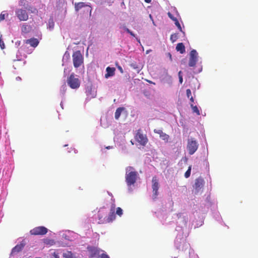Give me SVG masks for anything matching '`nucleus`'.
Listing matches in <instances>:
<instances>
[{
	"instance_id": "f257e3e1",
	"label": "nucleus",
	"mask_w": 258,
	"mask_h": 258,
	"mask_svg": "<svg viewBox=\"0 0 258 258\" xmlns=\"http://www.w3.org/2000/svg\"><path fill=\"white\" fill-rule=\"evenodd\" d=\"M125 181L128 186L134 185L139 178V174L132 166H127L125 168Z\"/></svg>"
},
{
	"instance_id": "f03ea898",
	"label": "nucleus",
	"mask_w": 258,
	"mask_h": 258,
	"mask_svg": "<svg viewBox=\"0 0 258 258\" xmlns=\"http://www.w3.org/2000/svg\"><path fill=\"white\" fill-rule=\"evenodd\" d=\"M115 204H112L111 208L109 214L107 217L103 216L102 215L105 214V212H104L103 210H100L98 212V218L100 220V222L102 223H109L112 222L113 220L115 219L116 216L115 214Z\"/></svg>"
},
{
	"instance_id": "7ed1b4c3",
	"label": "nucleus",
	"mask_w": 258,
	"mask_h": 258,
	"mask_svg": "<svg viewBox=\"0 0 258 258\" xmlns=\"http://www.w3.org/2000/svg\"><path fill=\"white\" fill-rule=\"evenodd\" d=\"M67 82L68 86L73 89H77L80 86L81 81L74 73L67 78Z\"/></svg>"
},
{
	"instance_id": "20e7f679",
	"label": "nucleus",
	"mask_w": 258,
	"mask_h": 258,
	"mask_svg": "<svg viewBox=\"0 0 258 258\" xmlns=\"http://www.w3.org/2000/svg\"><path fill=\"white\" fill-rule=\"evenodd\" d=\"M73 64L75 68L80 67L84 63V57L80 51L78 50L73 52L72 55Z\"/></svg>"
},
{
	"instance_id": "39448f33",
	"label": "nucleus",
	"mask_w": 258,
	"mask_h": 258,
	"mask_svg": "<svg viewBox=\"0 0 258 258\" xmlns=\"http://www.w3.org/2000/svg\"><path fill=\"white\" fill-rule=\"evenodd\" d=\"M136 140L142 146H145L147 143L148 140L146 135H144L142 133V130L139 129L137 131L135 135Z\"/></svg>"
},
{
	"instance_id": "423d86ee",
	"label": "nucleus",
	"mask_w": 258,
	"mask_h": 258,
	"mask_svg": "<svg viewBox=\"0 0 258 258\" xmlns=\"http://www.w3.org/2000/svg\"><path fill=\"white\" fill-rule=\"evenodd\" d=\"M187 148L190 155L194 154L198 148V144L196 140L191 138L188 140Z\"/></svg>"
},
{
	"instance_id": "0eeeda50",
	"label": "nucleus",
	"mask_w": 258,
	"mask_h": 258,
	"mask_svg": "<svg viewBox=\"0 0 258 258\" xmlns=\"http://www.w3.org/2000/svg\"><path fill=\"white\" fill-rule=\"evenodd\" d=\"M16 15L21 21H27L28 19V15L26 10L18 9L16 10Z\"/></svg>"
},
{
	"instance_id": "6e6552de",
	"label": "nucleus",
	"mask_w": 258,
	"mask_h": 258,
	"mask_svg": "<svg viewBox=\"0 0 258 258\" xmlns=\"http://www.w3.org/2000/svg\"><path fill=\"white\" fill-rule=\"evenodd\" d=\"M198 53L195 49L192 50L189 54L188 66L190 67H195L198 61Z\"/></svg>"
},
{
	"instance_id": "1a4fd4ad",
	"label": "nucleus",
	"mask_w": 258,
	"mask_h": 258,
	"mask_svg": "<svg viewBox=\"0 0 258 258\" xmlns=\"http://www.w3.org/2000/svg\"><path fill=\"white\" fill-rule=\"evenodd\" d=\"M48 231V229L45 227H35L30 230L31 234L34 235H44Z\"/></svg>"
},
{
	"instance_id": "9d476101",
	"label": "nucleus",
	"mask_w": 258,
	"mask_h": 258,
	"mask_svg": "<svg viewBox=\"0 0 258 258\" xmlns=\"http://www.w3.org/2000/svg\"><path fill=\"white\" fill-rule=\"evenodd\" d=\"M152 188L153 189V196L154 199H156L158 195V189L159 187L158 179L156 176H154L152 180Z\"/></svg>"
},
{
	"instance_id": "9b49d317",
	"label": "nucleus",
	"mask_w": 258,
	"mask_h": 258,
	"mask_svg": "<svg viewBox=\"0 0 258 258\" xmlns=\"http://www.w3.org/2000/svg\"><path fill=\"white\" fill-rule=\"evenodd\" d=\"M83 8H86V10L88 12H89L90 15H91L92 12V8L90 6L86 4L84 2H79L75 3V9L76 12H78L80 10L82 9Z\"/></svg>"
},
{
	"instance_id": "f8f14e48",
	"label": "nucleus",
	"mask_w": 258,
	"mask_h": 258,
	"mask_svg": "<svg viewBox=\"0 0 258 258\" xmlns=\"http://www.w3.org/2000/svg\"><path fill=\"white\" fill-rule=\"evenodd\" d=\"M89 252L90 258H93L98 255L100 252L99 249L93 246H88L87 248Z\"/></svg>"
},
{
	"instance_id": "ddd939ff",
	"label": "nucleus",
	"mask_w": 258,
	"mask_h": 258,
	"mask_svg": "<svg viewBox=\"0 0 258 258\" xmlns=\"http://www.w3.org/2000/svg\"><path fill=\"white\" fill-rule=\"evenodd\" d=\"M204 181L203 178L200 177L196 179L193 187L197 192H198L203 187Z\"/></svg>"
},
{
	"instance_id": "4468645a",
	"label": "nucleus",
	"mask_w": 258,
	"mask_h": 258,
	"mask_svg": "<svg viewBox=\"0 0 258 258\" xmlns=\"http://www.w3.org/2000/svg\"><path fill=\"white\" fill-rule=\"evenodd\" d=\"M154 132L156 134L159 135L160 138L164 141L165 143H168L170 139V137L168 135L164 133L161 130H154Z\"/></svg>"
},
{
	"instance_id": "2eb2a0df",
	"label": "nucleus",
	"mask_w": 258,
	"mask_h": 258,
	"mask_svg": "<svg viewBox=\"0 0 258 258\" xmlns=\"http://www.w3.org/2000/svg\"><path fill=\"white\" fill-rule=\"evenodd\" d=\"M26 244L25 240H23L20 244L16 245L13 249V252H19L21 251Z\"/></svg>"
},
{
	"instance_id": "dca6fc26",
	"label": "nucleus",
	"mask_w": 258,
	"mask_h": 258,
	"mask_svg": "<svg viewBox=\"0 0 258 258\" xmlns=\"http://www.w3.org/2000/svg\"><path fill=\"white\" fill-rule=\"evenodd\" d=\"M25 43L29 44L33 47H36L38 45L39 41L36 38H32L26 40Z\"/></svg>"
},
{
	"instance_id": "f3484780",
	"label": "nucleus",
	"mask_w": 258,
	"mask_h": 258,
	"mask_svg": "<svg viewBox=\"0 0 258 258\" xmlns=\"http://www.w3.org/2000/svg\"><path fill=\"white\" fill-rule=\"evenodd\" d=\"M115 71V69L114 68H110L109 67H108L106 68L107 73L105 75V78H107L109 77L113 76L114 75Z\"/></svg>"
},
{
	"instance_id": "a211bd4d",
	"label": "nucleus",
	"mask_w": 258,
	"mask_h": 258,
	"mask_svg": "<svg viewBox=\"0 0 258 258\" xmlns=\"http://www.w3.org/2000/svg\"><path fill=\"white\" fill-rule=\"evenodd\" d=\"M176 49L177 51H179L182 54L185 52V47L182 43H179L177 44Z\"/></svg>"
},
{
	"instance_id": "6ab92c4d",
	"label": "nucleus",
	"mask_w": 258,
	"mask_h": 258,
	"mask_svg": "<svg viewBox=\"0 0 258 258\" xmlns=\"http://www.w3.org/2000/svg\"><path fill=\"white\" fill-rule=\"evenodd\" d=\"M123 109L124 108L123 107H119L117 108L115 112V118L116 119H118L119 118L120 114Z\"/></svg>"
},
{
	"instance_id": "aec40b11",
	"label": "nucleus",
	"mask_w": 258,
	"mask_h": 258,
	"mask_svg": "<svg viewBox=\"0 0 258 258\" xmlns=\"http://www.w3.org/2000/svg\"><path fill=\"white\" fill-rule=\"evenodd\" d=\"M44 243L46 245H53L55 244V241L53 239L46 238L44 239Z\"/></svg>"
},
{
	"instance_id": "412c9836",
	"label": "nucleus",
	"mask_w": 258,
	"mask_h": 258,
	"mask_svg": "<svg viewBox=\"0 0 258 258\" xmlns=\"http://www.w3.org/2000/svg\"><path fill=\"white\" fill-rule=\"evenodd\" d=\"M30 27L27 25H23L22 27L21 30L22 32L27 33L29 31Z\"/></svg>"
},
{
	"instance_id": "4be33fe9",
	"label": "nucleus",
	"mask_w": 258,
	"mask_h": 258,
	"mask_svg": "<svg viewBox=\"0 0 258 258\" xmlns=\"http://www.w3.org/2000/svg\"><path fill=\"white\" fill-rule=\"evenodd\" d=\"M130 66L133 69L136 70L138 73H139L141 71V69L138 67V64L136 62L131 63Z\"/></svg>"
},
{
	"instance_id": "5701e85b",
	"label": "nucleus",
	"mask_w": 258,
	"mask_h": 258,
	"mask_svg": "<svg viewBox=\"0 0 258 258\" xmlns=\"http://www.w3.org/2000/svg\"><path fill=\"white\" fill-rule=\"evenodd\" d=\"M190 106L192 108V111L196 113V114L198 115L200 114V111L197 106H194L192 104H191Z\"/></svg>"
},
{
	"instance_id": "b1692460",
	"label": "nucleus",
	"mask_w": 258,
	"mask_h": 258,
	"mask_svg": "<svg viewBox=\"0 0 258 258\" xmlns=\"http://www.w3.org/2000/svg\"><path fill=\"white\" fill-rule=\"evenodd\" d=\"M178 38V34L176 33L172 34L170 36V40L172 42H174Z\"/></svg>"
},
{
	"instance_id": "393cba45",
	"label": "nucleus",
	"mask_w": 258,
	"mask_h": 258,
	"mask_svg": "<svg viewBox=\"0 0 258 258\" xmlns=\"http://www.w3.org/2000/svg\"><path fill=\"white\" fill-rule=\"evenodd\" d=\"M19 5L21 6L25 7V8H27V1L26 0H21L19 2Z\"/></svg>"
},
{
	"instance_id": "a878e982",
	"label": "nucleus",
	"mask_w": 258,
	"mask_h": 258,
	"mask_svg": "<svg viewBox=\"0 0 258 258\" xmlns=\"http://www.w3.org/2000/svg\"><path fill=\"white\" fill-rule=\"evenodd\" d=\"M116 214H117V215H118L120 217L122 215L123 211L121 208H120V207L117 208L116 211Z\"/></svg>"
},
{
	"instance_id": "bb28decb",
	"label": "nucleus",
	"mask_w": 258,
	"mask_h": 258,
	"mask_svg": "<svg viewBox=\"0 0 258 258\" xmlns=\"http://www.w3.org/2000/svg\"><path fill=\"white\" fill-rule=\"evenodd\" d=\"M0 47L2 49H4L5 48V44L2 39V35H0Z\"/></svg>"
},
{
	"instance_id": "cd10ccee",
	"label": "nucleus",
	"mask_w": 258,
	"mask_h": 258,
	"mask_svg": "<svg viewBox=\"0 0 258 258\" xmlns=\"http://www.w3.org/2000/svg\"><path fill=\"white\" fill-rule=\"evenodd\" d=\"M54 22L52 19H49L48 21V27L50 29H52L54 27Z\"/></svg>"
},
{
	"instance_id": "c85d7f7f",
	"label": "nucleus",
	"mask_w": 258,
	"mask_h": 258,
	"mask_svg": "<svg viewBox=\"0 0 258 258\" xmlns=\"http://www.w3.org/2000/svg\"><path fill=\"white\" fill-rule=\"evenodd\" d=\"M65 258H73L74 256L71 252L69 251L67 253H64L63 255Z\"/></svg>"
},
{
	"instance_id": "c756f323",
	"label": "nucleus",
	"mask_w": 258,
	"mask_h": 258,
	"mask_svg": "<svg viewBox=\"0 0 258 258\" xmlns=\"http://www.w3.org/2000/svg\"><path fill=\"white\" fill-rule=\"evenodd\" d=\"M190 172H191V167H189L188 169H187V170L185 172V173L184 174V176L185 178H188L189 177V176L190 175Z\"/></svg>"
},
{
	"instance_id": "7c9ffc66",
	"label": "nucleus",
	"mask_w": 258,
	"mask_h": 258,
	"mask_svg": "<svg viewBox=\"0 0 258 258\" xmlns=\"http://www.w3.org/2000/svg\"><path fill=\"white\" fill-rule=\"evenodd\" d=\"M175 25L177 26V27L178 28V29L182 32H183L182 30V28H181V27L180 26V24L179 23V22H178V20H176L175 22Z\"/></svg>"
},
{
	"instance_id": "2f4dec72",
	"label": "nucleus",
	"mask_w": 258,
	"mask_h": 258,
	"mask_svg": "<svg viewBox=\"0 0 258 258\" xmlns=\"http://www.w3.org/2000/svg\"><path fill=\"white\" fill-rule=\"evenodd\" d=\"M26 9H27L28 11H30L32 13H35L37 12V11L36 9L33 8V7H30L29 8L27 7V8H26Z\"/></svg>"
},
{
	"instance_id": "473e14b6",
	"label": "nucleus",
	"mask_w": 258,
	"mask_h": 258,
	"mask_svg": "<svg viewBox=\"0 0 258 258\" xmlns=\"http://www.w3.org/2000/svg\"><path fill=\"white\" fill-rule=\"evenodd\" d=\"M167 15H168V17H169V18H170L172 21H173L174 22H175L176 20H177V19L176 18L174 17L173 16V15H172L171 13L168 12V13H167Z\"/></svg>"
},
{
	"instance_id": "72a5a7b5",
	"label": "nucleus",
	"mask_w": 258,
	"mask_h": 258,
	"mask_svg": "<svg viewBox=\"0 0 258 258\" xmlns=\"http://www.w3.org/2000/svg\"><path fill=\"white\" fill-rule=\"evenodd\" d=\"M181 71H179L178 72V77H179V82L180 84H181L183 82V79H182V75H181Z\"/></svg>"
},
{
	"instance_id": "f704fd0d",
	"label": "nucleus",
	"mask_w": 258,
	"mask_h": 258,
	"mask_svg": "<svg viewBox=\"0 0 258 258\" xmlns=\"http://www.w3.org/2000/svg\"><path fill=\"white\" fill-rule=\"evenodd\" d=\"M7 14L8 15V14H5L4 12H2L0 14V21L4 20L5 19V15Z\"/></svg>"
},
{
	"instance_id": "c9c22d12",
	"label": "nucleus",
	"mask_w": 258,
	"mask_h": 258,
	"mask_svg": "<svg viewBox=\"0 0 258 258\" xmlns=\"http://www.w3.org/2000/svg\"><path fill=\"white\" fill-rule=\"evenodd\" d=\"M186 95L187 96L188 98H189L190 97H191V91L189 89H188L186 90Z\"/></svg>"
},
{
	"instance_id": "e433bc0d",
	"label": "nucleus",
	"mask_w": 258,
	"mask_h": 258,
	"mask_svg": "<svg viewBox=\"0 0 258 258\" xmlns=\"http://www.w3.org/2000/svg\"><path fill=\"white\" fill-rule=\"evenodd\" d=\"M100 258H109V256L105 254V253H102L100 256Z\"/></svg>"
},
{
	"instance_id": "4c0bfd02",
	"label": "nucleus",
	"mask_w": 258,
	"mask_h": 258,
	"mask_svg": "<svg viewBox=\"0 0 258 258\" xmlns=\"http://www.w3.org/2000/svg\"><path fill=\"white\" fill-rule=\"evenodd\" d=\"M53 256L55 257V258H59V255H58L57 253H56V252H53Z\"/></svg>"
},
{
	"instance_id": "58836bf2",
	"label": "nucleus",
	"mask_w": 258,
	"mask_h": 258,
	"mask_svg": "<svg viewBox=\"0 0 258 258\" xmlns=\"http://www.w3.org/2000/svg\"><path fill=\"white\" fill-rule=\"evenodd\" d=\"M123 29H124V30L125 31H126L128 33L130 32V31H131L130 29H128L127 28H126L125 26H124L123 27Z\"/></svg>"
},
{
	"instance_id": "ea45409f",
	"label": "nucleus",
	"mask_w": 258,
	"mask_h": 258,
	"mask_svg": "<svg viewBox=\"0 0 258 258\" xmlns=\"http://www.w3.org/2000/svg\"><path fill=\"white\" fill-rule=\"evenodd\" d=\"M118 70L120 71V72L121 73H123V70H122V68L120 66H118Z\"/></svg>"
},
{
	"instance_id": "a19ab883",
	"label": "nucleus",
	"mask_w": 258,
	"mask_h": 258,
	"mask_svg": "<svg viewBox=\"0 0 258 258\" xmlns=\"http://www.w3.org/2000/svg\"><path fill=\"white\" fill-rule=\"evenodd\" d=\"M131 35H132L133 37H135V35L133 33V32L131 31H130L128 33Z\"/></svg>"
},
{
	"instance_id": "79ce46f5",
	"label": "nucleus",
	"mask_w": 258,
	"mask_h": 258,
	"mask_svg": "<svg viewBox=\"0 0 258 258\" xmlns=\"http://www.w3.org/2000/svg\"><path fill=\"white\" fill-rule=\"evenodd\" d=\"M189 99H190V101L191 102H193L194 101V98L192 96H191L189 98Z\"/></svg>"
},
{
	"instance_id": "37998d69",
	"label": "nucleus",
	"mask_w": 258,
	"mask_h": 258,
	"mask_svg": "<svg viewBox=\"0 0 258 258\" xmlns=\"http://www.w3.org/2000/svg\"><path fill=\"white\" fill-rule=\"evenodd\" d=\"M144 1L146 3H150L151 2V0H144Z\"/></svg>"
},
{
	"instance_id": "c03bdc74",
	"label": "nucleus",
	"mask_w": 258,
	"mask_h": 258,
	"mask_svg": "<svg viewBox=\"0 0 258 258\" xmlns=\"http://www.w3.org/2000/svg\"><path fill=\"white\" fill-rule=\"evenodd\" d=\"M16 80H17V81H21V77H17L16 78Z\"/></svg>"
},
{
	"instance_id": "a18cd8bd",
	"label": "nucleus",
	"mask_w": 258,
	"mask_h": 258,
	"mask_svg": "<svg viewBox=\"0 0 258 258\" xmlns=\"http://www.w3.org/2000/svg\"><path fill=\"white\" fill-rule=\"evenodd\" d=\"M106 148L107 149H110L112 148V147L111 146H108Z\"/></svg>"
},
{
	"instance_id": "49530a36",
	"label": "nucleus",
	"mask_w": 258,
	"mask_h": 258,
	"mask_svg": "<svg viewBox=\"0 0 258 258\" xmlns=\"http://www.w3.org/2000/svg\"><path fill=\"white\" fill-rule=\"evenodd\" d=\"M148 82H149L150 83H153L151 81H148Z\"/></svg>"
},
{
	"instance_id": "de8ad7c7",
	"label": "nucleus",
	"mask_w": 258,
	"mask_h": 258,
	"mask_svg": "<svg viewBox=\"0 0 258 258\" xmlns=\"http://www.w3.org/2000/svg\"><path fill=\"white\" fill-rule=\"evenodd\" d=\"M73 258H76V257H74V256Z\"/></svg>"
}]
</instances>
